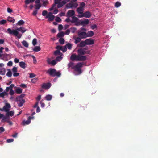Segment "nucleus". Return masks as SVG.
I'll return each mask as SVG.
<instances>
[{
	"instance_id": "nucleus-51",
	"label": "nucleus",
	"mask_w": 158,
	"mask_h": 158,
	"mask_svg": "<svg viewBox=\"0 0 158 158\" xmlns=\"http://www.w3.org/2000/svg\"><path fill=\"white\" fill-rule=\"evenodd\" d=\"M37 43V40L34 38L32 40V44L34 46H35Z\"/></svg>"
},
{
	"instance_id": "nucleus-32",
	"label": "nucleus",
	"mask_w": 158,
	"mask_h": 158,
	"mask_svg": "<svg viewBox=\"0 0 158 158\" xmlns=\"http://www.w3.org/2000/svg\"><path fill=\"white\" fill-rule=\"evenodd\" d=\"M23 45L25 47L27 48L28 47V43L26 41L23 40L22 42Z\"/></svg>"
},
{
	"instance_id": "nucleus-35",
	"label": "nucleus",
	"mask_w": 158,
	"mask_h": 158,
	"mask_svg": "<svg viewBox=\"0 0 158 158\" xmlns=\"http://www.w3.org/2000/svg\"><path fill=\"white\" fill-rule=\"evenodd\" d=\"M54 54L55 56H57L61 55V54H62V53H61L60 50H57L54 52Z\"/></svg>"
},
{
	"instance_id": "nucleus-27",
	"label": "nucleus",
	"mask_w": 158,
	"mask_h": 158,
	"mask_svg": "<svg viewBox=\"0 0 158 158\" xmlns=\"http://www.w3.org/2000/svg\"><path fill=\"white\" fill-rule=\"evenodd\" d=\"M31 122V120H30L29 119H28L26 120H24L22 122V124L23 125H28Z\"/></svg>"
},
{
	"instance_id": "nucleus-23",
	"label": "nucleus",
	"mask_w": 158,
	"mask_h": 158,
	"mask_svg": "<svg viewBox=\"0 0 158 158\" xmlns=\"http://www.w3.org/2000/svg\"><path fill=\"white\" fill-rule=\"evenodd\" d=\"M26 64L23 61L19 62V66L22 68L24 69L26 67Z\"/></svg>"
},
{
	"instance_id": "nucleus-62",
	"label": "nucleus",
	"mask_w": 158,
	"mask_h": 158,
	"mask_svg": "<svg viewBox=\"0 0 158 158\" xmlns=\"http://www.w3.org/2000/svg\"><path fill=\"white\" fill-rule=\"evenodd\" d=\"M20 86L21 87H22L23 88H26L27 87V85L26 84H22L20 85Z\"/></svg>"
},
{
	"instance_id": "nucleus-54",
	"label": "nucleus",
	"mask_w": 158,
	"mask_h": 158,
	"mask_svg": "<svg viewBox=\"0 0 158 158\" xmlns=\"http://www.w3.org/2000/svg\"><path fill=\"white\" fill-rule=\"evenodd\" d=\"M55 20L56 22H60L61 20V19L59 17H57L55 19Z\"/></svg>"
},
{
	"instance_id": "nucleus-33",
	"label": "nucleus",
	"mask_w": 158,
	"mask_h": 158,
	"mask_svg": "<svg viewBox=\"0 0 158 158\" xmlns=\"http://www.w3.org/2000/svg\"><path fill=\"white\" fill-rule=\"evenodd\" d=\"M15 91L17 94H20L22 93V89L20 88H18L16 89Z\"/></svg>"
},
{
	"instance_id": "nucleus-14",
	"label": "nucleus",
	"mask_w": 158,
	"mask_h": 158,
	"mask_svg": "<svg viewBox=\"0 0 158 158\" xmlns=\"http://www.w3.org/2000/svg\"><path fill=\"white\" fill-rule=\"evenodd\" d=\"M86 45H92L94 44V40L91 39H87L85 40Z\"/></svg>"
},
{
	"instance_id": "nucleus-7",
	"label": "nucleus",
	"mask_w": 158,
	"mask_h": 158,
	"mask_svg": "<svg viewBox=\"0 0 158 158\" xmlns=\"http://www.w3.org/2000/svg\"><path fill=\"white\" fill-rule=\"evenodd\" d=\"M10 108V105L8 103H6L5 106H3L2 108H0V110L1 111H5V112H8L9 110V108Z\"/></svg>"
},
{
	"instance_id": "nucleus-1",
	"label": "nucleus",
	"mask_w": 158,
	"mask_h": 158,
	"mask_svg": "<svg viewBox=\"0 0 158 158\" xmlns=\"http://www.w3.org/2000/svg\"><path fill=\"white\" fill-rule=\"evenodd\" d=\"M7 30L9 34H13L15 36L17 37L18 39H20L22 36V35L19 34L18 31L22 33H24L27 30L24 27H21L19 28H17L16 30H12L10 28H9L7 29Z\"/></svg>"
},
{
	"instance_id": "nucleus-4",
	"label": "nucleus",
	"mask_w": 158,
	"mask_h": 158,
	"mask_svg": "<svg viewBox=\"0 0 158 158\" xmlns=\"http://www.w3.org/2000/svg\"><path fill=\"white\" fill-rule=\"evenodd\" d=\"M61 0H55L54 2L55 4H57V8H60L62 7L65 4V3L64 1L61 2Z\"/></svg>"
},
{
	"instance_id": "nucleus-16",
	"label": "nucleus",
	"mask_w": 158,
	"mask_h": 158,
	"mask_svg": "<svg viewBox=\"0 0 158 158\" xmlns=\"http://www.w3.org/2000/svg\"><path fill=\"white\" fill-rule=\"evenodd\" d=\"M78 55L77 56L75 54H72L70 56V60L73 61L76 60L77 61Z\"/></svg>"
},
{
	"instance_id": "nucleus-48",
	"label": "nucleus",
	"mask_w": 158,
	"mask_h": 158,
	"mask_svg": "<svg viewBox=\"0 0 158 158\" xmlns=\"http://www.w3.org/2000/svg\"><path fill=\"white\" fill-rule=\"evenodd\" d=\"M62 59V57L60 56H58L56 57V61H60Z\"/></svg>"
},
{
	"instance_id": "nucleus-10",
	"label": "nucleus",
	"mask_w": 158,
	"mask_h": 158,
	"mask_svg": "<svg viewBox=\"0 0 158 158\" xmlns=\"http://www.w3.org/2000/svg\"><path fill=\"white\" fill-rule=\"evenodd\" d=\"M46 18H48V20L49 21H52L55 18V16L52 15V12H49L48 14L46 15Z\"/></svg>"
},
{
	"instance_id": "nucleus-18",
	"label": "nucleus",
	"mask_w": 158,
	"mask_h": 158,
	"mask_svg": "<svg viewBox=\"0 0 158 158\" xmlns=\"http://www.w3.org/2000/svg\"><path fill=\"white\" fill-rule=\"evenodd\" d=\"M16 101L19 102L18 103V105L19 107H22L25 102V100L24 99H20V100H16Z\"/></svg>"
},
{
	"instance_id": "nucleus-31",
	"label": "nucleus",
	"mask_w": 158,
	"mask_h": 158,
	"mask_svg": "<svg viewBox=\"0 0 158 158\" xmlns=\"http://www.w3.org/2000/svg\"><path fill=\"white\" fill-rule=\"evenodd\" d=\"M81 39L79 36L76 38L75 39V43L76 44L80 42L81 41Z\"/></svg>"
},
{
	"instance_id": "nucleus-38",
	"label": "nucleus",
	"mask_w": 158,
	"mask_h": 158,
	"mask_svg": "<svg viewBox=\"0 0 158 158\" xmlns=\"http://www.w3.org/2000/svg\"><path fill=\"white\" fill-rule=\"evenodd\" d=\"M64 36V33L63 32H61L58 33L57 34V36L58 38H61Z\"/></svg>"
},
{
	"instance_id": "nucleus-41",
	"label": "nucleus",
	"mask_w": 158,
	"mask_h": 158,
	"mask_svg": "<svg viewBox=\"0 0 158 158\" xmlns=\"http://www.w3.org/2000/svg\"><path fill=\"white\" fill-rule=\"evenodd\" d=\"M65 46H66V47H67L68 49L70 50L72 48V45L71 44L69 43L67 44Z\"/></svg>"
},
{
	"instance_id": "nucleus-53",
	"label": "nucleus",
	"mask_w": 158,
	"mask_h": 158,
	"mask_svg": "<svg viewBox=\"0 0 158 158\" xmlns=\"http://www.w3.org/2000/svg\"><path fill=\"white\" fill-rule=\"evenodd\" d=\"M12 71L13 73H15L17 71V68L16 67H14L12 69Z\"/></svg>"
},
{
	"instance_id": "nucleus-43",
	"label": "nucleus",
	"mask_w": 158,
	"mask_h": 158,
	"mask_svg": "<svg viewBox=\"0 0 158 158\" xmlns=\"http://www.w3.org/2000/svg\"><path fill=\"white\" fill-rule=\"evenodd\" d=\"M72 8H76L78 6V4L76 3H72Z\"/></svg>"
},
{
	"instance_id": "nucleus-44",
	"label": "nucleus",
	"mask_w": 158,
	"mask_h": 158,
	"mask_svg": "<svg viewBox=\"0 0 158 158\" xmlns=\"http://www.w3.org/2000/svg\"><path fill=\"white\" fill-rule=\"evenodd\" d=\"M60 43L61 44H64V40L63 38H60L59 40Z\"/></svg>"
},
{
	"instance_id": "nucleus-52",
	"label": "nucleus",
	"mask_w": 158,
	"mask_h": 158,
	"mask_svg": "<svg viewBox=\"0 0 158 158\" xmlns=\"http://www.w3.org/2000/svg\"><path fill=\"white\" fill-rule=\"evenodd\" d=\"M61 51H63V52H65L67 51V48L66 46H64V47H62V48Z\"/></svg>"
},
{
	"instance_id": "nucleus-61",
	"label": "nucleus",
	"mask_w": 158,
	"mask_h": 158,
	"mask_svg": "<svg viewBox=\"0 0 158 158\" xmlns=\"http://www.w3.org/2000/svg\"><path fill=\"white\" fill-rule=\"evenodd\" d=\"M13 64V62L12 61H9L7 63V65L8 66H12Z\"/></svg>"
},
{
	"instance_id": "nucleus-47",
	"label": "nucleus",
	"mask_w": 158,
	"mask_h": 158,
	"mask_svg": "<svg viewBox=\"0 0 158 158\" xmlns=\"http://www.w3.org/2000/svg\"><path fill=\"white\" fill-rule=\"evenodd\" d=\"M6 22H7V21L6 20L3 19L0 21V25L4 24H6Z\"/></svg>"
},
{
	"instance_id": "nucleus-9",
	"label": "nucleus",
	"mask_w": 158,
	"mask_h": 158,
	"mask_svg": "<svg viewBox=\"0 0 158 158\" xmlns=\"http://www.w3.org/2000/svg\"><path fill=\"white\" fill-rule=\"evenodd\" d=\"M75 12L73 10H68L66 16L68 18H70L73 16L75 15Z\"/></svg>"
},
{
	"instance_id": "nucleus-29",
	"label": "nucleus",
	"mask_w": 158,
	"mask_h": 158,
	"mask_svg": "<svg viewBox=\"0 0 158 158\" xmlns=\"http://www.w3.org/2000/svg\"><path fill=\"white\" fill-rule=\"evenodd\" d=\"M25 96V94H23L16 98V100H20V99H23L22 98Z\"/></svg>"
},
{
	"instance_id": "nucleus-21",
	"label": "nucleus",
	"mask_w": 158,
	"mask_h": 158,
	"mask_svg": "<svg viewBox=\"0 0 158 158\" xmlns=\"http://www.w3.org/2000/svg\"><path fill=\"white\" fill-rule=\"evenodd\" d=\"M14 86V84H11L10 86L6 87V92H8L9 90L10 91L11 90H12Z\"/></svg>"
},
{
	"instance_id": "nucleus-46",
	"label": "nucleus",
	"mask_w": 158,
	"mask_h": 158,
	"mask_svg": "<svg viewBox=\"0 0 158 158\" xmlns=\"http://www.w3.org/2000/svg\"><path fill=\"white\" fill-rule=\"evenodd\" d=\"M85 6V4L84 2H82L80 4V6L79 7L83 9H84V8Z\"/></svg>"
},
{
	"instance_id": "nucleus-12",
	"label": "nucleus",
	"mask_w": 158,
	"mask_h": 158,
	"mask_svg": "<svg viewBox=\"0 0 158 158\" xmlns=\"http://www.w3.org/2000/svg\"><path fill=\"white\" fill-rule=\"evenodd\" d=\"M80 22V25H86L89 23V20L88 19H81Z\"/></svg>"
},
{
	"instance_id": "nucleus-15",
	"label": "nucleus",
	"mask_w": 158,
	"mask_h": 158,
	"mask_svg": "<svg viewBox=\"0 0 158 158\" xmlns=\"http://www.w3.org/2000/svg\"><path fill=\"white\" fill-rule=\"evenodd\" d=\"M86 57L85 56H79L78 55L77 61H84L86 60Z\"/></svg>"
},
{
	"instance_id": "nucleus-19",
	"label": "nucleus",
	"mask_w": 158,
	"mask_h": 158,
	"mask_svg": "<svg viewBox=\"0 0 158 158\" xmlns=\"http://www.w3.org/2000/svg\"><path fill=\"white\" fill-rule=\"evenodd\" d=\"M84 9L80 7L77 8L76 9L77 12L80 15H82L83 14V12L84 11Z\"/></svg>"
},
{
	"instance_id": "nucleus-57",
	"label": "nucleus",
	"mask_w": 158,
	"mask_h": 158,
	"mask_svg": "<svg viewBox=\"0 0 158 158\" xmlns=\"http://www.w3.org/2000/svg\"><path fill=\"white\" fill-rule=\"evenodd\" d=\"M48 13V12L46 10H43L42 13V15L43 16H46Z\"/></svg>"
},
{
	"instance_id": "nucleus-39",
	"label": "nucleus",
	"mask_w": 158,
	"mask_h": 158,
	"mask_svg": "<svg viewBox=\"0 0 158 158\" xmlns=\"http://www.w3.org/2000/svg\"><path fill=\"white\" fill-rule=\"evenodd\" d=\"M24 23V22L23 20H21L18 22L17 24L19 25H23Z\"/></svg>"
},
{
	"instance_id": "nucleus-37",
	"label": "nucleus",
	"mask_w": 158,
	"mask_h": 158,
	"mask_svg": "<svg viewBox=\"0 0 158 158\" xmlns=\"http://www.w3.org/2000/svg\"><path fill=\"white\" fill-rule=\"evenodd\" d=\"M52 96L50 95H48L45 97L46 100L48 101L51 100L52 99Z\"/></svg>"
},
{
	"instance_id": "nucleus-42",
	"label": "nucleus",
	"mask_w": 158,
	"mask_h": 158,
	"mask_svg": "<svg viewBox=\"0 0 158 158\" xmlns=\"http://www.w3.org/2000/svg\"><path fill=\"white\" fill-rule=\"evenodd\" d=\"M8 117V116H7L6 115V116L4 115V116L3 117L2 119V121H6L7 119H9Z\"/></svg>"
},
{
	"instance_id": "nucleus-60",
	"label": "nucleus",
	"mask_w": 158,
	"mask_h": 158,
	"mask_svg": "<svg viewBox=\"0 0 158 158\" xmlns=\"http://www.w3.org/2000/svg\"><path fill=\"white\" fill-rule=\"evenodd\" d=\"M5 131V130L3 127H0V133L3 132Z\"/></svg>"
},
{
	"instance_id": "nucleus-17",
	"label": "nucleus",
	"mask_w": 158,
	"mask_h": 158,
	"mask_svg": "<svg viewBox=\"0 0 158 158\" xmlns=\"http://www.w3.org/2000/svg\"><path fill=\"white\" fill-rule=\"evenodd\" d=\"M9 55V54L6 53L2 54V57L1 58V59L5 61H7L8 60V56Z\"/></svg>"
},
{
	"instance_id": "nucleus-8",
	"label": "nucleus",
	"mask_w": 158,
	"mask_h": 158,
	"mask_svg": "<svg viewBox=\"0 0 158 158\" xmlns=\"http://www.w3.org/2000/svg\"><path fill=\"white\" fill-rule=\"evenodd\" d=\"M91 16V14L89 11L85 12L84 13H83L82 15H80L78 16L79 18H82L83 17H85L86 18H90Z\"/></svg>"
},
{
	"instance_id": "nucleus-36",
	"label": "nucleus",
	"mask_w": 158,
	"mask_h": 158,
	"mask_svg": "<svg viewBox=\"0 0 158 158\" xmlns=\"http://www.w3.org/2000/svg\"><path fill=\"white\" fill-rule=\"evenodd\" d=\"M5 74V68L1 69L0 70V74L2 75H4Z\"/></svg>"
},
{
	"instance_id": "nucleus-49",
	"label": "nucleus",
	"mask_w": 158,
	"mask_h": 158,
	"mask_svg": "<svg viewBox=\"0 0 158 158\" xmlns=\"http://www.w3.org/2000/svg\"><path fill=\"white\" fill-rule=\"evenodd\" d=\"M121 5V3L120 2H117L115 3V6L116 7H118Z\"/></svg>"
},
{
	"instance_id": "nucleus-59",
	"label": "nucleus",
	"mask_w": 158,
	"mask_h": 158,
	"mask_svg": "<svg viewBox=\"0 0 158 158\" xmlns=\"http://www.w3.org/2000/svg\"><path fill=\"white\" fill-rule=\"evenodd\" d=\"M15 43L18 47H19L21 46V45L20 44L19 41H15Z\"/></svg>"
},
{
	"instance_id": "nucleus-63",
	"label": "nucleus",
	"mask_w": 158,
	"mask_h": 158,
	"mask_svg": "<svg viewBox=\"0 0 158 158\" xmlns=\"http://www.w3.org/2000/svg\"><path fill=\"white\" fill-rule=\"evenodd\" d=\"M6 141L8 143L12 142L14 141V139H8Z\"/></svg>"
},
{
	"instance_id": "nucleus-6",
	"label": "nucleus",
	"mask_w": 158,
	"mask_h": 158,
	"mask_svg": "<svg viewBox=\"0 0 158 158\" xmlns=\"http://www.w3.org/2000/svg\"><path fill=\"white\" fill-rule=\"evenodd\" d=\"M78 19L75 16L72 17V20L71 22L72 23H75V25L76 26H79L80 25V22L78 21Z\"/></svg>"
},
{
	"instance_id": "nucleus-58",
	"label": "nucleus",
	"mask_w": 158,
	"mask_h": 158,
	"mask_svg": "<svg viewBox=\"0 0 158 158\" xmlns=\"http://www.w3.org/2000/svg\"><path fill=\"white\" fill-rule=\"evenodd\" d=\"M56 62L55 60H53L51 62V64L54 66L56 64Z\"/></svg>"
},
{
	"instance_id": "nucleus-40",
	"label": "nucleus",
	"mask_w": 158,
	"mask_h": 158,
	"mask_svg": "<svg viewBox=\"0 0 158 158\" xmlns=\"http://www.w3.org/2000/svg\"><path fill=\"white\" fill-rule=\"evenodd\" d=\"M35 0H26L25 1V4H29L30 3L33 2Z\"/></svg>"
},
{
	"instance_id": "nucleus-24",
	"label": "nucleus",
	"mask_w": 158,
	"mask_h": 158,
	"mask_svg": "<svg viewBox=\"0 0 158 158\" xmlns=\"http://www.w3.org/2000/svg\"><path fill=\"white\" fill-rule=\"evenodd\" d=\"M7 113L6 114V115L7 116L9 117L10 116H12L14 115V112L12 111H10L6 112Z\"/></svg>"
},
{
	"instance_id": "nucleus-11",
	"label": "nucleus",
	"mask_w": 158,
	"mask_h": 158,
	"mask_svg": "<svg viewBox=\"0 0 158 158\" xmlns=\"http://www.w3.org/2000/svg\"><path fill=\"white\" fill-rule=\"evenodd\" d=\"M51 85V84L50 83H44L41 85V87L45 89H48L50 87Z\"/></svg>"
},
{
	"instance_id": "nucleus-26",
	"label": "nucleus",
	"mask_w": 158,
	"mask_h": 158,
	"mask_svg": "<svg viewBox=\"0 0 158 158\" xmlns=\"http://www.w3.org/2000/svg\"><path fill=\"white\" fill-rule=\"evenodd\" d=\"M86 45V42L85 40L84 41H82L80 43L79 46L80 47H83Z\"/></svg>"
},
{
	"instance_id": "nucleus-3",
	"label": "nucleus",
	"mask_w": 158,
	"mask_h": 158,
	"mask_svg": "<svg viewBox=\"0 0 158 158\" xmlns=\"http://www.w3.org/2000/svg\"><path fill=\"white\" fill-rule=\"evenodd\" d=\"M85 64L84 62H79L77 63L76 65L74 66V70L77 72L79 74H81L82 73V71L81 68Z\"/></svg>"
},
{
	"instance_id": "nucleus-5",
	"label": "nucleus",
	"mask_w": 158,
	"mask_h": 158,
	"mask_svg": "<svg viewBox=\"0 0 158 158\" xmlns=\"http://www.w3.org/2000/svg\"><path fill=\"white\" fill-rule=\"evenodd\" d=\"M77 34L78 36L81 39H85L87 37L86 32H83L81 30H79Z\"/></svg>"
},
{
	"instance_id": "nucleus-55",
	"label": "nucleus",
	"mask_w": 158,
	"mask_h": 158,
	"mask_svg": "<svg viewBox=\"0 0 158 158\" xmlns=\"http://www.w3.org/2000/svg\"><path fill=\"white\" fill-rule=\"evenodd\" d=\"M29 77L31 78L34 77L36 75L33 73H29Z\"/></svg>"
},
{
	"instance_id": "nucleus-30",
	"label": "nucleus",
	"mask_w": 158,
	"mask_h": 158,
	"mask_svg": "<svg viewBox=\"0 0 158 158\" xmlns=\"http://www.w3.org/2000/svg\"><path fill=\"white\" fill-rule=\"evenodd\" d=\"M7 70L8 71V72L6 73V76L9 77H11L12 75V73L10 69H7Z\"/></svg>"
},
{
	"instance_id": "nucleus-50",
	"label": "nucleus",
	"mask_w": 158,
	"mask_h": 158,
	"mask_svg": "<svg viewBox=\"0 0 158 158\" xmlns=\"http://www.w3.org/2000/svg\"><path fill=\"white\" fill-rule=\"evenodd\" d=\"M35 9L37 10H39L41 6L40 4H36L35 5Z\"/></svg>"
},
{
	"instance_id": "nucleus-45",
	"label": "nucleus",
	"mask_w": 158,
	"mask_h": 158,
	"mask_svg": "<svg viewBox=\"0 0 158 158\" xmlns=\"http://www.w3.org/2000/svg\"><path fill=\"white\" fill-rule=\"evenodd\" d=\"M70 31L72 33H74L77 30V28L75 27H71L70 28Z\"/></svg>"
},
{
	"instance_id": "nucleus-64",
	"label": "nucleus",
	"mask_w": 158,
	"mask_h": 158,
	"mask_svg": "<svg viewBox=\"0 0 158 158\" xmlns=\"http://www.w3.org/2000/svg\"><path fill=\"white\" fill-rule=\"evenodd\" d=\"M70 32V31L69 29H67L65 31V33L66 35H69Z\"/></svg>"
},
{
	"instance_id": "nucleus-2",
	"label": "nucleus",
	"mask_w": 158,
	"mask_h": 158,
	"mask_svg": "<svg viewBox=\"0 0 158 158\" xmlns=\"http://www.w3.org/2000/svg\"><path fill=\"white\" fill-rule=\"evenodd\" d=\"M49 75L52 77L56 76L59 77L61 75V73L60 71H57L55 69H49L47 71Z\"/></svg>"
},
{
	"instance_id": "nucleus-28",
	"label": "nucleus",
	"mask_w": 158,
	"mask_h": 158,
	"mask_svg": "<svg viewBox=\"0 0 158 158\" xmlns=\"http://www.w3.org/2000/svg\"><path fill=\"white\" fill-rule=\"evenodd\" d=\"M65 7L67 9L72 8V2H70V3L67 4L65 6Z\"/></svg>"
},
{
	"instance_id": "nucleus-22",
	"label": "nucleus",
	"mask_w": 158,
	"mask_h": 158,
	"mask_svg": "<svg viewBox=\"0 0 158 158\" xmlns=\"http://www.w3.org/2000/svg\"><path fill=\"white\" fill-rule=\"evenodd\" d=\"M7 20L9 22L12 23H14L15 21V20L14 19L10 16H8L7 18Z\"/></svg>"
},
{
	"instance_id": "nucleus-20",
	"label": "nucleus",
	"mask_w": 158,
	"mask_h": 158,
	"mask_svg": "<svg viewBox=\"0 0 158 158\" xmlns=\"http://www.w3.org/2000/svg\"><path fill=\"white\" fill-rule=\"evenodd\" d=\"M94 34V32L91 31H89L86 33L87 37H92Z\"/></svg>"
},
{
	"instance_id": "nucleus-34",
	"label": "nucleus",
	"mask_w": 158,
	"mask_h": 158,
	"mask_svg": "<svg viewBox=\"0 0 158 158\" xmlns=\"http://www.w3.org/2000/svg\"><path fill=\"white\" fill-rule=\"evenodd\" d=\"M41 49L40 48L39 46H35L34 49H33V50L35 52H38L40 51Z\"/></svg>"
},
{
	"instance_id": "nucleus-56",
	"label": "nucleus",
	"mask_w": 158,
	"mask_h": 158,
	"mask_svg": "<svg viewBox=\"0 0 158 158\" xmlns=\"http://www.w3.org/2000/svg\"><path fill=\"white\" fill-rule=\"evenodd\" d=\"M62 46H60L59 45L57 46L56 48L58 50H62Z\"/></svg>"
},
{
	"instance_id": "nucleus-25",
	"label": "nucleus",
	"mask_w": 158,
	"mask_h": 158,
	"mask_svg": "<svg viewBox=\"0 0 158 158\" xmlns=\"http://www.w3.org/2000/svg\"><path fill=\"white\" fill-rule=\"evenodd\" d=\"M74 63L72 62H70L68 64V67L69 68H71L72 69H74Z\"/></svg>"
},
{
	"instance_id": "nucleus-13",
	"label": "nucleus",
	"mask_w": 158,
	"mask_h": 158,
	"mask_svg": "<svg viewBox=\"0 0 158 158\" xmlns=\"http://www.w3.org/2000/svg\"><path fill=\"white\" fill-rule=\"evenodd\" d=\"M78 55L79 56H81L85 54L86 52L84 49L80 48L77 50Z\"/></svg>"
}]
</instances>
